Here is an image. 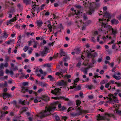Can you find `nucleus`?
I'll return each instance as SVG.
<instances>
[{
  "mask_svg": "<svg viewBox=\"0 0 121 121\" xmlns=\"http://www.w3.org/2000/svg\"><path fill=\"white\" fill-rule=\"evenodd\" d=\"M117 18L119 20H121V14L118 16L117 17Z\"/></svg>",
  "mask_w": 121,
  "mask_h": 121,
  "instance_id": "obj_64",
  "label": "nucleus"
},
{
  "mask_svg": "<svg viewBox=\"0 0 121 121\" xmlns=\"http://www.w3.org/2000/svg\"><path fill=\"white\" fill-rule=\"evenodd\" d=\"M41 101V100L39 99V98L38 97H36L35 98L34 100V102L35 103H37Z\"/></svg>",
  "mask_w": 121,
  "mask_h": 121,
  "instance_id": "obj_21",
  "label": "nucleus"
},
{
  "mask_svg": "<svg viewBox=\"0 0 121 121\" xmlns=\"http://www.w3.org/2000/svg\"><path fill=\"white\" fill-rule=\"evenodd\" d=\"M66 82L64 81H62L60 83V85H65L66 84Z\"/></svg>",
  "mask_w": 121,
  "mask_h": 121,
  "instance_id": "obj_37",
  "label": "nucleus"
},
{
  "mask_svg": "<svg viewBox=\"0 0 121 121\" xmlns=\"http://www.w3.org/2000/svg\"><path fill=\"white\" fill-rule=\"evenodd\" d=\"M37 23L38 26L40 27L42 26L43 24V22L41 20H39L37 21Z\"/></svg>",
  "mask_w": 121,
  "mask_h": 121,
  "instance_id": "obj_19",
  "label": "nucleus"
},
{
  "mask_svg": "<svg viewBox=\"0 0 121 121\" xmlns=\"http://www.w3.org/2000/svg\"><path fill=\"white\" fill-rule=\"evenodd\" d=\"M48 28L49 29V32H50L52 31V27L51 25V23H49L48 24Z\"/></svg>",
  "mask_w": 121,
  "mask_h": 121,
  "instance_id": "obj_25",
  "label": "nucleus"
},
{
  "mask_svg": "<svg viewBox=\"0 0 121 121\" xmlns=\"http://www.w3.org/2000/svg\"><path fill=\"white\" fill-rule=\"evenodd\" d=\"M76 105L77 106H79L81 103V101L78 100H76Z\"/></svg>",
  "mask_w": 121,
  "mask_h": 121,
  "instance_id": "obj_31",
  "label": "nucleus"
},
{
  "mask_svg": "<svg viewBox=\"0 0 121 121\" xmlns=\"http://www.w3.org/2000/svg\"><path fill=\"white\" fill-rule=\"evenodd\" d=\"M11 95L10 94L6 93H3V96L4 98H5L6 97H10Z\"/></svg>",
  "mask_w": 121,
  "mask_h": 121,
  "instance_id": "obj_18",
  "label": "nucleus"
},
{
  "mask_svg": "<svg viewBox=\"0 0 121 121\" xmlns=\"http://www.w3.org/2000/svg\"><path fill=\"white\" fill-rule=\"evenodd\" d=\"M85 23L84 24V25L86 26V25H87L90 24L91 22V21L90 20H88L86 21V22H85Z\"/></svg>",
  "mask_w": 121,
  "mask_h": 121,
  "instance_id": "obj_40",
  "label": "nucleus"
},
{
  "mask_svg": "<svg viewBox=\"0 0 121 121\" xmlns=\"http://www.w3.org/2000/svg\"><path fill=\"white\" fill-rule=\"evenodd\" d=\"M44 6L45 5L44 4H43L41 6V8H40V10L43 9Z\"/></svg>",
  "mask_w": 121,
  "mask_h": 121,
  "instance_id": "obj_52",
  "label": "nucleus"
},
{
  "mask_svg": "<svg viewBox=\"0 0 121 121\" xmlns=\"http://www.w3.org/2000/svg\"><path fill=\"white\" fill-rule=\"evenodd\" d=\"M104 16V18H109L110 17V15L107 12L105 13Z\"/></svg>",
  "mask_w": 121,
  "mask_h": 121,
  "instance_id": "obj_20",
  "label": "nucleus"
},
{
  "mask_svg": "<svg viewBox=\"0 0 121 121\" xmlns=\"http://www.w3.org/2000/svg\"><path fill=\"white\" fill-rule=\"evenodd\" d=\"M34 41V43L35 44L33 46V47L35 48H37V45H38L39 43L38 42L36 41L35 40Z\"/></svg>",
  "mask_w": 121,
  "mask_h": 121,
  "instance_id": "obj_22",
  "label": "nucleus"
},
{
  "mask_svg": "<svg viewBox=\"0 0 121 121\" xmlns=\"http://www.w3.org/2000/svg\"><path fill=\"white\" fill-rule=\"evenodd\" d=\"M59 54L61 56H65V53L64 51L63 50L61 49L60 50L59 52Z\"/></svg>",
  "mask_w": 121,
  "mask_h": 121,
  "instance_id": "obj_16",
  "label": "nucleus"
},
{
  "mask_svg": "<svg viewBox=\"0 0 121 121\" xmlns=\"http://www.w3.org/2000/svg\"><path fill=\"white\" fill-rule=\"evenodd\" d=\"M39 84L40 86H46L47 85V84L45 83L44 82H39Z\"/></svg>",
  "mask_w": 121,
  "mask_h": 121,
  "instance_id": "obj_26",
  "label": "nucleus"
},
{
  "mask_svg": "<svg viewBox=\"0 0 121 121\" xmlns=\"http://www.w3.org/2000/svg\"><path fill=\"white\" fill-rule=\"evenodd\" d=\"M120 91V90L119 89H117L116 91V92H115L114 93V95H117L118 94V93H119Z\"/></svg>",
  "mask_w": 121,
  "mask_h": 121,
  "instance_id": "obj_48",
  "label": "nucleus"
},
{
  "mask_svg": "<svg viewBox=\"0 0 121 121\" xmlns=\"http://www.w3.org/2000/svg\"><path fill=\"white\" fill-rule=\"evenodd\" d=\"M74 88V89L75 90H80L81 89V87L80 86H78L77 87L76 86L75 87L73 88V89Z\"/></svg>",
  "mask_w": 121,
  "mask_h": 121,
  "instance_id": "obj_35",
  "label": "nucleus"
},
{
  "mask_svg": "<svg viewBox=\"0 0 121 121\" xmlns=\"http://www.w3.org/2000/svg\"><path fill=\"white\" fill-rule=\"evenodd\" d=\"M21 75V76L20 77V79H22L23 77L25 75V74L23 73L22 72L20 74Z\"/></svg>",
  "mask_w": 121,
  "mask_h": 121,
  "instance_id": "obj_46",
  "label": "nucleus"
},
{
  "mask_svg": "<svg viewBox=\"0 0 121 121\" xmlns=\"http://www.w3.org/2000/svg\"><path fill=\"white\" fill-rule=\"evenodd\" d=\"M4 72L3 71V70H0V74L2 76L4 75Z\"/></svg>",
  "mask_w": 121,
  "mask_h": 121,
  "instance_id": "obj_43",
  "label": "nucleus"
},
{
  "mask_svg": "<svg viewBox=\"0 0 121 121\" xmlns=\"http://www.w3.org/2000/svg\"><path fill=\"white\" fill-rule=\"evenodd\" d=\"M43 99L45 101H47L49 99L48 97H46L43 98Z\"/></svg>",
  "mask_w": 121,
  "mask_h": 121,
  "instance_id": "obj_58",
  "label": "nucleus"
},
{
  "mask_svg": "<svg viewBox=\"0 0 121 121\" xmlns=\"http://www.w3.org/2000/svg\"><path fill=\"white\" fill-rule=\"evenodd\" d=\"M29 47L25 46L23 48V50L25 52H26L28 50Z\"/></svg>",
  "mask_w": 121,
  "mask_h": 121,
  "instance_id": "obj_42",
  "label": "nucleus"
},
{
  "mask_svg": "<svg viewBox=\"0 0 121 121\" xmlns=\"http://www.w3.org/2000/svg\"><path fill=\"white\" fill-rule=\"evenodd\" d=\"M91 52H92V51H91V50H89V51L87 49L85 50V52L87 53V57L89 58L92 57H95L97 56V53H95L92 55L91 53Z\"/></svg>",
  "mask_w": 121,
  "mask_h": 121,
  "instance_id": "obj_8",
  "label": "nucleus"
},
{
  "mask_svg": "<svg viewBox=\"0 0 121 121\" xmlns=\"http://www.w3.org/2000/svg\"><path fill=\"white\" fill-rule=\"evenodd\" d=\"M48 78L50 79V80L52 81H53L54 79V78L51 75H48Z\"/></svg>",
  "mask_w": 121,
  "mask_h": 121,
  "instance_id": "obj_27",
  "label": "nucleus"
},
{
  "mask_svg": "<svg viewBox=\"0 0 121 121\" xmlns=\"http://www.w3.org/2000/svg\"><path fill=\"white\" fill-rule=\"evenodd\" d=\"M77 111V113L72 114L73 116L79 115L82 113H86L88 112L87 111L83 110L81 106H80L78 108Z\"/></svg>",
  "mask_w": 121,
  "mask_h": 121,
  "instance_id": "obj_5",
  "label": "nucleus"
},
{
  "mask_svg": "<svg viewBox=\"0 0 121 121\" xmlns=\"http://www.w3.org/2000/svg\"><path fill=\"white\" fill-rule=\"evenodd\" d=\"M79 78H76V79L74 80V82H73V86H70V89H73V88L75 87L76 85V83L78 82L79 80Z\"/></svg>",
  "mask_w": 121,
  "mask_h": 121,
  "instance_id": "obj_13",
  "label": "nucleus"
},
{
  "mask_svg": "<svg viewBox=\"0 0 121 121\" xmlns=\"http://www.w3.org/2000/svg\"><path fill=\"white\" fill-rule=\"evenodd\" d=\"M8 77L7 76H5L4 77H2L0 78V81H4L5 79H7Z\"/></svg>",
  "mask_w": 121,
  "mask_h": 121,
  "instance_id": "obj_34",
  "label": "nucleus"
},
{
  "mask_svg": "<svg viewBox=\"0 0 121 121\" xmlns=\"http://www.w3.org/2000/svg\"><path fill=\"white\" fill-rule=\"evenodd\" d=\"M35 40L34 39H32V40H30L28 42V44L30 46L32 44L34 43V41H35Z\"/></svg>",
  "mask_w": 121,
  "mask_h": 121,
  "instance_id": "obj_29",
  "label": "nucleus"
},
{
  "mask_svg": "<svg viewBox=\"0 0 121 121\" xmlns=\"http://www.w3.org/2000/svg\"><path fill=\"white\" fill-rule=\"evenodd\" d=\"M31 2L30 0H23V2L26 4H29Z\"/></svg>",
  "mask_w": 121,
  "mask_h": 121,
  "instance_id": "obj_33",
  "label": "nucleus"
},
{
  "mask_svg": "<svg viewBox=\"0 0 121 121\" xmlns=\"http://www.w3.org/2000/svg\"><path fill=\"white\" fill-rule=\"evenodd\" d=\"M52 98L54 99H61L65 100L66 101H67L68 100V98H66L64 97H58L57 96L55 97H53Z\"/></svg>",
  "mask_w": 121,
  "mask_h": 121,
  "instance_id": "obj_11",
  "label": "nucleus"
},
{
  "mask_svg": "<svg viewBox=\"0 0 121 121\" xmlns=\"http://www.w3.org/2000/svg\"><path fill=\"white\" fill-rule=\"evenodd\" d=\"M14 40H9L7 41L6 42V43L8 44H12L14 43Z\"/></svg>",
  "mask_w": 121,
  "mask_h": 121,
  "instance_id": "obj_23",
  "label": "nucleus"
},
{
  "mask_svg": "<svg viewBox=\"0 0 121 121\" xmlns=\"http://www.w3.org/2000/svg\"><path fill=\"white\" fill-rule=\"evenodd\" d=\"M4 64L3 63H1L0 64V70H3Z\"/></svg>",
  "mask_w": 121,
  "mask_h": 121,
  "instance_id": "obj_39",
  "label": "nucleus"
},
{
  "mask_svg": "<svg viewBox=\"0 0 121 121\" xmlns=\"http://www.w3.org/2000/svg\"><path fill=\"white\" fill-rule=\"evenodd\" d=\"M65 77H66L67 78H68L71 77V76L70 75H68L67 74L65 76Z\"/></svg>",
  "mask_w": 121,
  "mask_h": 121,
  "instance_id": "obj_49",
  "label": "nucleus"
},
{
  "mask_svg": "<svg viewBox=\"0 0 121 121\" xmlns=\"http://www.w3.org/2000/svg\"><path fill=\"white\" fill-rule=\"evenodd\" d=\"M75 53L76 54H77L79 53L80 52V51L78 49H76L75 50Z\"/></svg>",
  "mask_w": 121,
  "mask_h": 121,
  "instance_id": "obj_61",
  "label": "nucleus"
},
{
  "mask_svg": "<svg viewBox=\"0 0 121 121\" xmlns=\"http://www.w3.org/2000/svg\"><path fill=\"white\" fill-rule=\"evenodd\" d=\"M82 65L81 62L79 61L76 65V66L79 68H80V66Z\"/></svg>",
  "mask_w": 121,
  "mask_h": 121,
  "instance_id": "obj_41",
  "label": "nucleus"
},
{
  "mask_svg": "<svg viewBox=\"0 0 121 121\" xmlns=\"http://www.w3.org/2000/svg\"><path fill=\"white\" fill-rule=\"evenodd\" d=\"M109 39H110L111 38V36H109L108 35L106 36V37H103L101 39H103L104 40L107 39V38Z\"/></svg>",
  "mask_w": 121,
  "mask_h": 121,
  "instance_id": "obj_28",
  "label": "nucleus"
},
{
  "mask_svg": "<svg viewBox=\"0 0 121 121\" xmlns=\"http://www.w3.org/2000/svg\"><path fill=\"white\" fill-rule=\"evenodd\" d=\"M77 19L78 18V19L75 21L76 25L79 28H82V30H84L85 29V25L82 22L81 19L78 17V16H77Z\"/></svg>",
  "mask_w": 121,
  "mask_h": 121,
  "instance_id": "obj_6",
  "label": "nucleus"
},
{
  "mask_svg": "<svg viewBox=\"0 0 121 121\" xmlns=\"http://www.w3.org/2000/svg\"><path fill=\"white\" fill-rule=\"evenodd\" d=\"M100 36H99L97 37V40L98 42H99V43L100 44H103L104 43L102 41H99Z\"/></svg>",
  "mask_w": 121,
  "mask_h": 121,
  "instance_id": "obj_30",
  "label": "nucleus"
},
{
  "mask_svg": "<svg viewBox=\"0 0 121 121\" xmlns=\"http://www.w3.org/2000/svg\"><path fill=\"white\" fill-rule=\"evenodd\" d=\"M64 70H61L60 71V72H57L56 73V74L59 76L60 75H61L62 76H63V74L64 73L66 72L67 69L65 68Z\"/></svg>",
  "mask_w": 121,
  "mask_h": 121,
  "instance_id": "obj_12",
  "label": "nucleus"
},
{
  "mask_svg": "<svg viewBox=\"0 0 121 121\" xmlns=\"http://www.w3.org/2000/svg\"><path fill=\"white\" fill-rule=\"evenodd\" d=\"M28 82H24L22 83V84L24 86L28 85Z\"/></svg>",
  "mask_w": 121,
  "mask_h": 121,
  "instance_id": "obj_53",
  "label": "nucleus"
},
{
  "mask_svg": "<svg viewBox=\"0 0 121 121\" xmlns=\"http://www.w3.org/2000/svg\"><path fill=\"white\" fill-rule=\"evenodd\" d=\"M66 107L64 106H63L62 107L61 109V110L62 111H64V110H66Z\"/></svg>",
  "mask_w": 121,
  "mask_h": 121,
  "instance_id": "obj_47",
  "label": "nucleus"
},
{
  "mask_svg": "<svg viewBox=\"0 0 121 121\" xmlns=\"http://www.w3.org/2000/svg\"><path fill=\"white\" fill-rule=\"evenodd\" d=\"M45 51H43L40 52V54L42 56H46V54Z\"/></svg>",
  "mask_w": 121,
  "mask_h": 121,
  "instance_id": "obj_32",
  "label": "nucleus"
},
{
  "mask_svg": "<svg viewBox=\"0 0 121 121\" xmlns=\"http://www.w3.org/2000/svg\"><path fill=\"white\" fill-rule=\"evenodd\" d=\"M113 78L117 80H119L121 79V77L120 76H116L115 74H114L112 75Z\"/></svg>",
  "mask_w": 121,
  "mask_h": 121,
  "instance_id": "obj_24",
  "label": "nucleus"
},
{
  "mask_svg": "<svg viewBox=\"0 0 121 121\" xmlns=\"http://www.w3.org/2000/svg\"><path fill=\"white\" fill-rule=\"evenodd\" d=\"M111 23L112 24L116 25L118 24V21L115 19H113L111 20Z\"/></svg>",
  "mask_w": 121,
  "mask_h": 121,
  "instance_id": "obj_17",
  "label": "nucleus"
},
{
  "mask_svg": "<svg viewBox=\"0 0 121 121\" xmlns=\"http://www.w3.org/2000/svg\"><path fill=\"white\" fill-rule=\"evenodd\" d=\"M16 17V16L15 15V17H14V18L10 20H9L7 21L6 22V24L7 25H8L9 24L11 23L12 22H13L16 20L15 19Z\"/></svg>",
  "mask_w": 121,
  "mask_h": 121,
  "instance_id": "obj_14",
  "label": "nucleus"
},
{
  "mask_svg": "<svg viewBox=\"0 0 121 121\" xmlns=\"http://www.w3.org/2000/svg\"><path fill=\"white\" fill-rule=\"evenodd\" d=\"M96 62L95 60H94L92 62V63L89 64L88 65V66L86 68H82L81 69V70L82 71L84 74H87V70L90 68L92 67L94 64L96 63Z\"/></svg>",
  "mask_w": 121,
  "mask_h": 121,
  "instance_id": "obj_7",
  "label": "nucleus"
},
{
  "mask_svg": "<svg viewBox=\"0 0 121 121\" xmlns=\"http://www.w3.org/2000/svg\"><path fill=\"white\" fill-rule=\"evenodd\" d=\"M112 117L114 118H115V117L113 114H106L104 116H100L99 114H98L97 116V120H101L105 119L109 120V119L108 117Z\"/></svg>",
  "mask_w": 121,
  "mask_h": 121,
  "instance_id": "obj_4",
  "label": "nucleus"
},
{
  "mask_svg": "<svg viewBox=\"0 0 121 121\" xmlns=\"http://www.w3.org/2000/svg\"><path fill=\"white\" fill-rule=\"evenodd\" d=\"M8 64L7 62L5 63L4 64V66L5 67H8Z\"/></svg>",
  "mask_w": 121,
  "mask_h": 121,
  "instance_id": "obj_63",
  "label": "nucleus"
},
{
  "mask_svg": "<svg viewBox=\"0 0 121 121\" xmlns=\"http://www.w3.org/2000/svg\"><path fill=\"white\" fill-rule=\"evenodd\" d=\"M108 97H107L109 100L107 101V102L110 104H112L113 102L118 103L119 101L116 97L114 96L113 95L109 94L108 95Z\"/></svg>",
  "mask_w": 121,
  "mask_h": 121,
  "instance_id": "obj_3",
  "label": "nucleus"
},
{
  "mask_svg": "<svg viewBox=\"0 0 121 121\" xmlns=\"http://www.w3.org/2000/svg\"><path fill=\"white\" fill-rule=\"evenodd\" d=\"M51 92V93L57 96L59 94V89H58L55 88L54 90H52Z\"/></svg>",
  "mask_w": 121,
  "mask_h": 121,
  "instance_id": "obj_10",
  "label": "nucleus"
},
{
  "mask_svg": "<svg viewBox=\"0 0 121 121\" xmlns=\"http://www.w3.org/2000/svg\"><path fill=\"white\" fill-rule=\"evenodd\" d=\"M27 109L28 108L26 107H24L22 109V110L23 112L25 111L26 110V109Z\"/></svg>",
  "mask_w": 121,
  "mask_h": 121,
  "instance_id": "obj_59",
  "label": "nucleus"
},
{
  "mask_svg": "<svg viewBox=\"0 0 121 121\" xmlns=\"http://www.w3.org/2000/svg\"><path fill=\"white\" fill-rule=\"evenodd\" d=\"M43 88H40L39 90H38V92L39 93H40L43 91Z\"/></svg>",
  "mask_w": 121,
  "mask_h": 121,
  "instance_id": "obj_60",
  "label": "nucleus"
},
{
  "mask_svg": "<svg viewBox=\"0 0 121 121\" xmlns=\"http://www.w3.org/2000/svg\"><path fill=\"white\" fill-rule=\"evenodd\" d=\"M13 71L15 70H18V67L17 66H15V67L13 68Z\"/></svg>",
  "mask_w": 121,
  "mask_h": 121,
  "instance_id": "obj_57",
  "label": "nucleus"
},
{
  "mask_svg": "<svg viewBox=\"0 0 121 121\" xmlns=\"http://www.w3.org/2000/svg\"><path fill=\"white\" fill-rule=\"evenodd\" d=\"M110 84L109 83H107L105 85V87L106 88H108L109 87V86Z\"/></svg>",
  "mask_w": 121,
  "mask_h": 121,
  "instance_id": "obj_56",
  "label": "nucleus"
},
{
  "mask_svg": "<svg viewBox=\"0 0 121 121\" xmlns=\"http://www.w3.org/2000/svg\"><path fill=\"white\" fill-rule=\"evenodd\" d=\"M55 109L54 105L53 107H46L45 110L40 112L37 116L41 118L50 115L51 113V112L55 110Z\"/></svg>",
  "mask_w": 121,
  "mask_h": 121,
  "instance_id": "obj_2",
  "label": "nucleus"
},
{
  "mask_svg": "<svg viewBox=\"0 0 121 121\" xmlns=\"http://www.w3.org/2000/svg\"><path fill=\"white\" fill-rule=\"evenodd\" d=\"M4 35H3V37H5L6 38H7L8 36V34H7L6 33H4Z\"/></svg>",
  "mask_w": 121,
  "mask_h": 121,
  "instance_id": "obj_54",
  "label": "nucleus"
},
{
  "mask_svg": "<svg viewBox=\"0 0 121 121\" xmlns=\"http://www.w3.org/2000/svg\"><path fill=\"white\" fill-rule=\"evenodd\" d=\"M44 66L49 67L51 66V65L49 64H46L44 65Z\"/></svg>",
  "mask_w": 121,
  "mask_h": 121,
  "instance_id": "obj_45",
  "label": "nucleus"
},
{
  "mask_svg": "<svg viewBox=\"0 0 121 121\" xmlns=\"http://www.w3.org/2000/svg\"><path fill=\"white\" fill-rule=\"evenodd\" d=\"M9 57L7 56L5 57V60L7 62L9 61Z\"/></svg>",
  "mask_w": 121,
  "mask_h": 121,
  "instance_id": "obj_62",
  "label": "nucleus"
},
{
  "mask_svg": "<svg viewBox=\"0 0 121 121\" xmlns=\"http://www.w3.org/2000/svg\"><path fill=\"white\" fill-rule=\"evenodd\" d=\"M31 6L32 9L35 11H36L37 12V13L40 11V8L38 5H36L35 3H33L31 4Z\"/></svg>",
  "mask_w": 121,
  "mask_h": 121,
  "instance_id": "obj_9",
  "label": "nucleus"
},
{
  "mask_svg": "<svg viewBox=\"0 0 121 121\" xmlns=\"http://www.w3.org/2000/svg\"><path fill=\"white\" fill-rule=\"evenodd\" d=\"M95 75L94 76V77L95 78H98L99 77H100V76H99L97 75V73H94Z\"/></svg>",
  "mask_w": 121,
  "mask_h": 121,
  "instance_id": "obj_50",
  "label": "nucleus"
},
{
  "mask_svg": "<svg viewBox=\"0 0 121 121\" xmlns=\"http://www.w3.org/2000/svg\"><path fill=\"white\" fill-rule=\"evenodd\" d=\"M12 49L11 48H9L8 49V52L9 53V54H10L11 53V50Z\"/></svg>",
  "mask_w": 121,
  "mask_h": 121,
  "instance_id": "obj_51",
  "label": "nucleus"
},
{
  "mask_svg": "<svg viewBox=\"0 0 121 121\" xmlns=\"http://www.w3.org/2000/svg\"><path fill=\"white\" fill-rule=\"evenodd\" d=\"M19 102L21 103L22 105H25V100H22L21 99L19 100Z\"/></svg>",
  "mask_w": 121,
  "mask_h": 121,
  "instance_id": "obj_38",
  "label": "nucleus"
},
{
  "mask_svg": "<svg viewBox=\"0 0 121 121\" xmlns=\"http://www.w3.org/2000/svg\"><path fill=\"white\" fill-rule=\"evenodd\" d=\"M83 17L84 19L86 20L87 19V17L86 14H83Z\"/></svg>",
  "mask_w": 121,
  "mask_h": 121,
  "instance_id": "obj_44",
  "label": "nucleus"
},
{
  "mask_svg": "<svg viewBox=\"0 0 121 121\" xmlns=\"http://www.w3.org/2000/svg\"><path fill=\"white\" fill-rule=\"evenodd\" d=\"M107 20L104 19H99V22H98V24L100 25H101L102 26L105 28L106 29L109 30H111L112 31V34L114 35H115L117 33V30L116 29H114L112 28V27L109 25H108L106 23V22Z\"/></svg>",
  "mask_w": 121,
  "mask_h": 121,
  "instance_id": "obj_1",
  "label": "nucleus"
},
{
  "mask_svg": "<svg viewBox=\"0 0 121 121\" xmlns=\"http://www.w3.org/2000/svg\"><path fill=\"white\" fill-rule=\"evenodd\" d=\"M18 40L17 42V46H20L21 41V36L20 35L18 37Z\"/></svg>",
  "mask_w": 121,
  "mask_h": 121,
  "instance_id": "obj_15",
  "label": "nucleus"
},
{
  "mask_svg": "<svg viewBox=\"0 0 121 121\" xmlns=\"http://www.w3.org/2000/svg\"><path fill=\"white\" fill-rule=\"evenodd\" d=\"M13 121H20V118L17 117H16L13 119Z\"/></svg>",
  "mask_w": 121,
  "mask_h": 121,
  "instance_id": "obj_36",
  "label": "nucleus"
},
{
  "mask_svg": "<svg viewBox=\"0 0 121 121\" xmlns=\"http://www.w3.org/2000/svg\"><path fill=\"white\" fill-rule=\"evenodd\" d=\"M94 11V10H90L89 11V15H91L92 13Z\"/></svg>",
  "mask_w": 121,
  "mask_h": 121,
  "instance_id": "obj_55",
  "label": "nucleus"
}]
</instances>
